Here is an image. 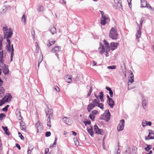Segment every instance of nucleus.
Returning <instances> with one entry per match:
<instances>
[{
	"label": "nucleus",
	"instance_id": "1",
	"mask_svg": "<svg viewBox=\"0 0 154 154\" xmlns=\"http://www.w3.org/2000/svg\"><path fill=\"white\" fill-rule=\"evenodd\" d=\"M103 42L104 45L100 43L98 49V51L99 53L101 54L105 53V56L106 57H107L109 56L108 53L110 50V48L109 46V43L105 39L103 40Z\"/></svg>",
	"mask_w": 154,
	"mask_h": 154
},
{
	"label": "nucleus",
	"instance_id": "2",
	"mask_svg": "<svg viewBox=\"0 0 154 154\" xmlns=\"http://www.w3.org/2000/svg\"><path fill=\"white\" fill-rule=\"evenodd\" d=\"M110 119V113L108 109L106 110L104 113L100 117V119L108 122Z\"/></svg>",
	"mask_w": 154,
	"mask_h": 154
},
{
	"label": "nucleus",
	"instance_id": "3",
	"mask_svg": "<svg viewBox=\"0 0 154 154\" xmlns=\"http://www.w3.org/2000/svg\"><path fill=\"white\" fill-rule=\"evenodd\" d=\"M109 37L113 39H116L118 37V34L115 28H112L110 31L109 35Z\"/></svg>",
	"mask_w": 154,
	"mask_h": 154
},
{
	"label": "nucleus",
	"instance_id": "4",
	"mask_svg": "<svg viewBox=\"0 0 154 154\" xmlns=\"http://www.w3.org/2000/svg\"><path fill=\"white\" fill-rule=\"evenodd\" d=\"M13 30L12 29L9 28L8 31L4 32V38H11L13 35Z\"/></svg>",
	"mask_w": 154,
	"mask_h": 154
},
{
	"label": "nucleus",
	"instance_id": "5",
	"mask_svg": "<svg viewBox=\"0 0 154 154\" xmlns=\"http://www.w3.org/2000/svg\"><path fill=\"white\" fill-rule=\"evenodd\" d=\"M148 135L145 137V140H149L150 139H154V131L150 130H149Z\"/></svg>",
	"mask_w": 154,
	"mask_h": 154
},
{
	"label": "nucleus",
	"instance_id": "6",
	"mask_svg": "<svg viewBox=\"0 0 154 154\" xmlns=\"http://www.w3.org/2000/svg\"><path fill=\"white\" fill-rule=\"evenodd\" d=\"M143 22V19L142 18L140 21V25L139 26V29L137 30V32L136 34V36L137 38H139L140 37V35L141 34V31L140 29L142 28V26Z\"/></svg>",
	"mask_w": 154,
	"mask_h": 154
},
{
	"label": "nucleus",
	"instance_id": "7",
	"mask_svg": "<svg viewBox=\"0 0 154 154\" xmlns=\"http://www.w3.org/2000/svg\"><path fill=\"white\" fill-rule=\"evenodd\" d=\"M125 124V121L124 119H122L120 121V123L117 126V130L118 131H120L123 130Z\"/></svg>",
	"mask_w": 154,
	"mask_h": 154
},
{
	"label": "nucleus",
	"instance_id": "8",
	"mask_svg": "<svg viewBox=\"0 0 154 154\" xmlns=\"http://www.w3.org/2000/svg\"><path fill=\"white\" fill-rule=\"evenodd\" d=\"M12 98L11 94L10 93H7L5 95L2 99L4 100L5 103L10 102Z\"/></svg>",
	"mask_w": 154,
	"mask_h": 154
},
{
	"label": "nucleus",
	"instance_id": "9",
	"mask_svg": "<svg viewBox=\"0 0 154 154\" xmlns=\"http://www.w3.org/2000/svg\"><path fill=\"white\" fill-rule=\"evenodd\" d=\"M60 48H61L60 46H56L51 50V52L52 53H55V55L58 58L59 57L57 53L60 52Z\"/></svg>",
	"mask_w": 154,
	"mask_h": 154
},
{
	"label": "nucleus",
	"instance_id": "10",
	"mask_svg": "<svg viewBox=\"0 0 154 154\" xmlns=\"http://www.w3.org/2000/svg\"><path fill=\"white\" fill-rule=\"evenodd\" d=\"M109 20L108 15L103 16L102 17L100 20V24L103 26H104L108 21Z\"/></svg>",
	"mask_w": 154,
	"mask_h": 154
},
{
	"label": "nucleus",
	"instance_id": "11",
	"mask_svg": "<svg viewBox=\"0 0 154 154\" xmlns=\"http://www.w3.org/2000/svg\"><path fill=\"white\" fill-rule=\"evenodd\" d=\"M45 113L46 114V116L48 117V119H50L51 117L52 116L53 110L50 108L47 109L45 110Z\"/></svg>",
	"mask_w": 154,
	"mask_h": 154
},
{
	"label": "nucleus",
	"instance_id": "12",
	"mask_svg": "<svg viewBox=\"0 0 154 154\" xmlns=\"http://www.w3.org/2000/svg\"><path fill=\"white\" fill-rule=\"evenodd\" d=\"M94 131L96 133L101 135L103 134V132L102 129H99L96 125H94Z\"/></svg>",
	"mask_w": 154,
	"mask_h": 154
},
{
	"label": "nucleus",
	"instance_id": "13",
	"mask_svg": "<svg viewBox=\"0 0 154 154\" xmlns=\"http://www.w3.org/2000/svg\"><path fill=\"white\" fill-rule=\"evenodd\" d=\"M111 49L112 50H114L116 49L117 47L118 46V44L117 43L112 42L110 44Z\"/></svg>",
	"mask_w": 154,
	"mask_h": 154
},
{
	"label": "nucleus",
	"instance_id": "14",
	"mask_svg": "<svg viewBox=\"0 0 154 154\" xmlns=\"http://www.w3.org/2000/svg\"><path fill=\"white\" fill-rule=\"evenodd\" d=\"M15 113L17 119L19 120H21L22 119V117L21 116L20 111V109H17Z\"/></svg>",
	"mask_w": 154,
	"mask_h": 154
},
{
	"label": "nucleus",
	"instance_id": "15",
	"mask_svg": "<svg viewBox=\"0 0 154 154\" xmlns=\"http://www.w3.org/2000/svg\"><path fill=\"white\" fill-rule=\"evenodd\" d=\"M87 131L92 136L94 134V132L92 129V127L90 126V127L87 128Z\"/></svg>",
	"mask_w": 154,
	"mask_h": 154
},
{
	"label": "nucleus",
	"instance_id": "16",
	"mask_svg": "<svg viewBox=\"0 0 154 154\" xmlns=\"http://www.w3.org/2000/svg\"><path fill=\"white\" fill-rule=\"evenodd\" d=\"M148 3L145 0H142L140 7L141 8H146L147 7Z\"/></svg>",
	"mask_w": 154,
	"mask_h": 154
},
{
	"label": "nucleus",
	"instance_id": "17",
	"mask_svg": "<svg viewBox=\"0 0 154 154\" xmlns=\"http://www.w3.org/2000/svg\"><path fill=\"white\" fill-rule=\"evenodd\" d=\"M95 106H94L92 103H91L89 104L87 107V109L88 112L91 111V110L94 108Z\"/></svg>",
	"mask_w": 154,
	"mask_h": 154
},
{
	"label": "nucleus",
	"instance_id": "18",
	"mask_svg": "<svg viewBox=\"0 0 154 154\" xmlns=\"http://www.w3.org/2000/svg\"><path fill=\"white\" fill-rule=\"evenodd\" d=\"M5 93V90L4 88L0 86V98L2 97Z\"/></svg>",
	"mask_w": 154,
	"mask_h": 154
},
{
	"label": "nucleus",
	"instance_id": "19",
	"mask_svg": "<svg viewBox=\"0 0 154 154\" xmlns=\"http://www.w3.org/2000/svg\"><path fill=\"white\" fill-rule=\"evenodd\" d=\"M107 103L111 108L113 107L114 105V102L112 99H111L108 101H107Z\"/></svg>",
	"mask_w": 154,
	"mask_h": 154
},
{
	"label": "nucleus",
	"instance_id": "20",
	"mask_svg": "<svg viewBox=\"0 0 154 154\" xmlns=\"http://www.w3.org/2000/svg\"><path fill=\"white\" fill-rule=\"evenodd\" d=\"M100 95L99 96H97L96 94H94V96L95 97H96L97 98H98L99 97H100V99L101 100V101L102 102L103 101V92H100Z\"/></svg>",
	"mask_w": 154,
	"mask_h": 154
},
{
	"label": "nucleus",
	"instance_id": "21",
	"mask_svg": "<svg viewBox=\"0 0 154 154\" xmlns=\"http://www.w3.org/2000/svg\"><path fill=\"white\" fill-rule=\"evenodd\" d=\"M20 127L21 129L23 131H25L26 129V127L25 125V123L21 121L20 122Z\"/></svg>",
	"mask_w": 154,
	"mask_h": 154
},
{
	"label": "nucleus",
	"instance_id": "22",
	"mask_svg": "<svg viewBox=\"0 0 154 154\" xmlns=\"http://www.w3.org/2000/svg\"><path fill=\"white\" fill-rule=\"evenodd\" d=\"M65 79L68 83H70L72 81V77L71 75H67L65 77Z\"/></svg>",
	"mask_w": 154,
	"mask_h": 154
},
{
	"label": "nucleus",
	"instance_id": "23",
	"mask_svg": "<svg viewBox=\"0 0 154 154\" xmlns=\"http://www.w3.org/2000/svg\"><path fill=\"white\" fill-rule=\"evenodd\" d=\"M3 72L5 75H7L9 73V70L8 68L5 65L4 66V68H3Z\"/></svg>",
	"mask_w": 154,
	"mask_h": 154
},
{
	"label": "nucleus",
	"instance_id": "24",
	"mask_svg": "<svg viewBox=\"0 0 154 154\" xmlns=\"http://www.w3.org/2000/svg\"><path fill=\"white\" fill-rule=\"evenodd\" d=\"M48 43L47 44L48 46H50L53 45L55 42V40L53 39H51L49 40Z\"/></svg>",
	"mask_w": 154,
	"mask_h": 154
},
{
	"label": "nucleus",
	"instance_id": "25",
	"mask_svg": "<svg viewBox=\"0 0 154 154\" xmlns=\"http://www.w3.org/2000/svg\"><path fill=\"white\" fill-rule=\"evenodd\" d=\"M114 2L115 4L119 7H120L121 8L122 7L121 0H114Z\"/></svg>",
	"mask_w": 154,
	"mask_h": 154
},
{
	"label": "nucleus",
	"instance_id": "26",
	"mask_svg": "<svg viewBox=\"0 0 154 154\" xmlns=\"http://www.w3.org/2000/svg\"><path fill=\"white\" fill-rule=\"evenodd\" d=\"M63 119V122L66 124L68 125H70L69 123L72 121V120L70 119H67L66 118H64Z\"/></svg>",
	"mask_w": 154,
	"mask_h": 154
},
{
	"label": "nucleus",
	"instance_id": "27",
	"mask_svg": "<svg viewBox=\"0 0 154 154\" xmlns=\"http://www.w3.org/2000/svg\"><path fill=\"white\" fill-rule=\"evenodd\" d=\"M35 127L37 129V132H38L39 130H40L41 128L40 123L39 122H38L35 125Z\"/></svg>",
	"mask_w": 154,
	"mask_h": 154
},
{
	"label": "nucleus",
	"instance_id": "28",
	"mask_svg": "<svg viewBox=\"0 0 154 154\" xmlns=\"http://www.w3.org/2000/svg\"><path fill=\"white\" fill-rule=\"evenodd\" d=\"M92 103L94 104V106H97L99 103V100L98 99H95L93 100Z\"/></svg>",
	"mask_w": 154,
	"mask_h": 154
},
{
	"label": "nucleus",
	"instance_id": "29",
	"mask_svg": "<svg viewBox=\"0 0 154 154\" xmlns=\"http://www.w3.org/2000/svg\"><path fill=\"white\" fill-rule=\"evenodd\" d=\"M38 11L40 12H43L44 11V8L42 5H40L38 8Z\"/></svg>",
	"mask_w": 154,
	"mask_h": 154
},
{
	"label": "nucleus",
	"instance_id": "30",
	"mask_svg": "<svg viewBox=\"0 0 154 154\" xmlns=\"http://www.w3.org/2000/svg\"><path fill=\"white\" fill-rule=\"evenodd\" d=\"M5 65L4 63L3 58H0V66L2 67L3 68H4V66H5Z\"/></svg>",
	"mask_w": 154,
	"mask_h": 154
},
{
	"label": "nucleus",
	"instance_id": "31",
	"mask_svg": "<svg viewBox=\"0 0 154 154\" xmlns=\"http://www.w3.org/2000/svg\"><path fill=\"white\" fill-rule=\"evenodd\" d=\"M2 128L3 130L5 132V133L8 135H9V133L8 131V128L7 127H4L3 126H2Z\"/></svg>",
	"mask_w": 154,
	"mask_h": 154
},
{
	"label": "nucleus",
	"instance_id": "32",
	"mask_svg": "<svg viewBox=\"0 0 154 154\" xmlns=\"http://www.w3.org/2000/svg\"><path fill=\"white\" fill-rule=\"evenodd\" d=\"M131 77L130 79H129L128 81H129L131 83H132L134 81V75L132 72H131Z\"/></svg>",
	"mask_w": 154,
	"mask_h": 154
},
{
	"label": "nucleus",
	"instance_id": "33",
	"mask_svg": "<svg viewBox=\"0 0 154 154\" xmlns=\"http://www.w3.org/2000/svg\"><path fill=\"white\" fill-rule=\"evenodd\" d=\"M21 21L23 22H24V24H26V18L25 17V15L24 14H23L22 16Z\"/></svg>",
	"mask_w": 154,
	"mask_h": 154
},
{
	"label": "nucleus",
	"instance_id": "34",
	"mask_svg": "<svg viewBox=\"0 0 154 154\" xmlns=\"http://www.w3.org/2000/svg\"><path fill=\"white\" fill-rule=\"evenodd\" d=\"M50 31L52 34H54L56 32V29L54 27H52L50 29Z\"/></svg>",
	"mask_w": 154,
	"mask_h": 154
},
{
	"label": "nucleus",
	"instance_id": "35",
	"mask_svg": "<svg viewBox=\"0 0 154 154\" xmlns=\"http://www.w3.org/2000/svg\"><path fill=\"white\" fill-rule=\"evenodd\" d=\"M152 148V146L151 145H147L146 147L144 148V149L146 151H148L150 149H151Z\"/></svg>",
	"mask_w": 154,
	"mask_h": 154
},
{
	"label": "nucleus",
	"instance_id": "36",
	"mask_svg": "<svg viewBox=\"0 0 154 154\" xmlns=\"http://www.w3.org/2000/svg\"><path fill=\"white\" fill-rule=\"evenodd\" d=\"M3 41V38L1 36L0 38V51H1L2 48V42Z\"/></svg>",
	"mask_w": 154,
	"mask_h": 154
},
{
	"label": "nucleus",
	"instance_id": "37",
	"mask_svg": "<svg viewBox=\"0 0 154 154\" xmlns=\"http://www.w3.org/2000/svg\"><path fill=\"white\" fill-rule=\"evenodd\" d=\"M89 117L93 121L95 120V116L93 115V114H90Z\"/></svg>",
	"mask_w": 154,
	"mask_h": 154
},
{
	"label": "nucleus",
	"instance_id": "38",
	"mask_svg": "<svg viewBox=\"0 0 154 154\" xmlns=\"http://www.w3.org/2000/svg\"><path fill=\"white\" fill-rule=\"evenodd\" d=\"M147 121H146L145 120H143L142 122V125L143 127H144L146 126H147Z\"/></svg>",
	"mask_w": 154,
	"mask_h": 154
},
{
	"label": "nucleus",
	"instance_id": "39",
	"mask_svg": "<svg viewBox=\"0 0 154 154\" xmlns=\"http://www.w3.org/2000/svg\"><path fill=\"white\" fill-rule=\"evenodd\" d=\"M9 106V105H7L5 107L2 109V110L4 112H7L8 111V108Z\"/></svg>",
	"mask_w": 154,
	"mask_h": 154
},
{
	"label": "nucleus",
	"instance_id": "40",
	"mask_svg": "<svg viewBox=\"0 0 154 154\" xmlns=\"http://www.w3.org/2000/svg\"><path fill=\"white\" fill-rule=\"evenodd\" d=\"M116 66L115 65L109 66L107 67V68L109 69H116Z\"/></svg>",
	"mask_w": 154,
	"mask_h": 154
},
{
	"label": "nucleus",
	"instance_id": "41",
	"mask_svg": "<svg viewBox=\"0 0 154 154\" xmlns=\"http://www.w3.org/2000/svg\"><path fill=\"white\" fill-rule=\"evenodd\" d=\"M84 123L85 124V125L86 126L87 125H90L91 122L90 120H87L84 121Z\"/></svg>",
	"mask_w": 154,
	"mask_h": 154
},
{
	"label": "nucleus",
	"instance_id": "42",
	"mask_svg": "<svg viewBox=\"0 0 154 154\" xmlns=\"http://www.w3.org/2000/svg\"><path fill=\"white\" fill-rule=\"evenodd\" d=\"M47 125L49 127H51V120L50 119H47Z\"/></svg>",
	"mask_w": 154,
	"mask_h": 154
},
{
	"label": "nucleus",
	"instance_id": "43",
	"mask_svg": "<svg viewBox=\"0 0 154 154\" xmlns=\"http://www.w3.org/2000/svg\"><path fill=\"white\" fill-rule=\"evenodd\" d=\"M103 105H104L103 104L99 103L97 106L101 109H103Z\"/></svg>",
	"mask_w": 154,
	"mask_h": 154
},
{
	"label": "nucleus",
	"instance_id": "44",
	"mask_svg": "<svg viewBox=\"0 0 154 154\" xmlns=\"http://www.w3.org/2000/svg\"><path fill=\"white\" fill-rule=\"evenodd\" d=\"M5 116V115L4 113H2L0 114V119L2 120L3 118Z\"/></svg>",
	"mask_w": 154,
	"mask_h": 154
},
{
	"label": "nucleus",
	"instance_id": "45",
	"mask_svg": "<svg viewBox=\"0 0 154 154\" xmlns=\"http://www.w3.org/2000/svg\"><path fill=\"white\" fill-rule=\"evenodd\" d=\"M18 134L19 135V137H20L21 140H23L24 139V137L21 134L20 132H18Z\"/></svg>",
	"mask_w": 154,
	"mask_h": 154
},
{
	"label": "nucleus",
	"instance_id": "46",
	"mask_svg": "<svg viewBox=\"0 0 154 154\" xmlns=\"http://www.w3.org/2000/svg\"><path fill=\"white\" fill-rule=\"evenodd\" d=\"M91 113L95 116L98 113V111L97 110H94L92 112V113Z\"/></svg>",
	"mask_w": 154,
	"mask_h": 154
},
{
	"label": "nucleus",
	"instance_id": "47",
	"mask_svg": "<svg viewBox=\"0 0 154 154\" xmlns=\"http://www.w3.org/2000/svg\"><path fill=\"white\" fill-rule=\"evenodd\" d=\"M51 135V133L50 131H47L45 134V136L46 137H49Z\"/></svg>",
	"mask_w": 154,
	"mask_h": 154
},
{
	"label": "nucleus",
	"instance_id": "48",
	"mask_svg": "<svg viewBox=\"0 0 154 154\" xmlns=\"http://www.w3.org/2000/svg\"><path fill=\"white\" fill-rule=\"evenodd\" d=\"M147 8H149L152 11H154V8H152L149 5V4L148 3V5H147V7H146Z\"/></svg>",
	"mask_w": 154,
	"mask_h": 154
},
{
	"label": "nucleus",
	"instance_id": "49",
	"mask_svg": "<svg viewBox=\"0 0 154 154\" xmlns=\"http://www.w3.org/2000/svg\"><path fill=\"white\" fill-rule=\"evenodd\" d=\"M3 30L4 32H7V31L8 30V27L7 26L4 27L3 28Z\"/></svg>",
	"mask_w": 154,
	"mask_h": 154
},
{
	"label": "nucleus",
	"instance_id": "50",
	"mask_svg": "<svg viewBox=\"0 0 154 154\" xmlns=\"http://www.w3.org/2000/svg\"><path fill=\"white\" fill-rule=\"evenodd\" d=\"M5 102H4L3 100L2 99L0 100V106H2L3 104H4L5 103Z\"/></svg>",
	"mask_w": 154,
	"mask_h": 154
},
{
	"label": "nucleus",
	"instance_id": "51",
	"mask_svg": "<svg viewBox=\"0 0 154 154\" xmlns=\"http://www.w3.org/2000/svg\"><path fill=\"white\" fill-rule=\"evenodd\" d=\"M54 89L58 92L60 91V89L57 86H54Z\"/></svg>",
	"mask_w": 154,
	"mask_h": 154
},
{
	"label": "nucleus",
	"instance_id": "52",
	"mask_svg": "<svg viewBox=\"0 0 154 154\" xmlns=\"http://www.w3.org/2000/svg\"><path fill=\"white\" fill-rule=\"evenodd\" d=\"M142 104L143 106L144 107V106H146V103L145 100H144L142 102Z\"/></svg>",
	"mask_w": 154,
	"mask_h": 154
},
{
	"label": "nucleus",
	"instance_id": "53",
	"mask_svg": "<svg viewBox=\"0 0 154 154\" xmlns=\"http://www.w3.org/2000/svg\"><path fill=\"white\" fill-rule=\"evenodd\" d=\"M3 57V51L2 50L0 51V58Z\"/></svg>",
	"mask_w": 154,
	"mask_h": 154
},
{
	"label": "nucleus",
	"instance_id": "54",
	"mask_svg": "<svg viewBox=\"0 0 154 154\" xmlns=\"http://www.w3.org/2000/svg\"><path fill=\"white\" fill-rule=\"evenodd\" d=\"M7 39V41L8 43V45H9V46L10 47V45H11V42L10 40L9 39L10 38H5Z\"/></svg>",
	"mask_w": 154,
	"mask_h": 154
},
{
	"label": "nucleus",
	"instance_id": "55",
	"mask_svg": "<svg viewBox=\"0 0 154 154\" xmlns=\"http://www.w3.org/2000/svg\"><path fill=\"white\" fill-rule=\"evenodd\" d=\"M60 2L61 3V4H62L64 5H65V4H66V2L64 0H60Z\"/></svg>",
	"mask_w": 154,
	"mask_h": 154
},
{
	"label": "nucleus",
	"instance_id": "56",
	"mask_svg": "<svg viewBox=\"0 0 154 154\" xmlns=\"http://www.w3.org/2000/svg\"><path fill=\"white\" fill-rule=\"evenodd\" d=\"M92 92V87H91L90 88V91H89L88 94V97H89L91 94Z\"/></svg>",
	"mask_w": 154,
	"mask_h": 154
},
{
	"label": "nucleus",
	"instance_id": "57",
	"mask_svg": "<svg viewBox=\"0 0 154 154\" xmlns=\"http://www.w3.org/2000/svg\"><path fill=\"white\" fill-rule=\"evenodd\" d=\"M109 94L111 97H112L113 96V92L112 90L109 91Z\"/></svg>",
	"mask_w": 154,
	"mask_h": 154
},
{
	"label": "nucleus",
	"instance_id": "58",
	"mask_svg": "<svg viewBox=\"0 0 154 154\" xmlns=\"http://www.w3.org/2000/svg\"><path fill=\"white\" fill-rule=\"evenodd\" d=\"M56 142H55V141H54V142L53 144L52 145H51L50 146V148H52L54 146H55L56 145Z\"/></svg>",
	"mask_w": 154,
	"mask_h": 154
},
{
	"label": "nucleus",
	"instance_id": "59",
	"mask_svg": "<svg viewBox=\"0 0 154 154\" xmlns=\"http://www.w3.org/2000/svg\"><path fill=\"white\" fill-rule=\"evenodd\" d=\"M32 149L33 148H32L31 149H28L27 151V154H31Z\"/></svg>",
	"mask_w": 154,
	"mask_h": 154
},
{
	"label": "nucleus",
	"instance_id": "60",
	"mask_svg": "<svg viewBox=\"0 0 154 154\" xmlns=\"http://www.w3.org/2000/svg\"><path fill=\"white\" fill-rule=\"evenodd\" d=\"M16 146L19 149H20L21 147L19 144L16 143Z\"/></svg>",
	"mask_w": 154,
	"mask_h": 154
},
{
	"label": "nucleus",
	"instance_id": "61",
	"mask_svg": "<svg viewBox=\"0 0 154 154\" xmlns=\"http://www.w3.org/2000/svg\"><path fill=\"white\" fill-rule=\"evenodd\" d=\"M11 45H10V47L9 46V45H8L7 46V50L9 51L10 52L11 51Z\"/></svg>",
	"mask_w": 154,
	"mask_h": 154
},
{
	"label": "nucleus",
	"instance_id": "62",
	"mask_svg": "<svg viewBox=\"0 0 154 154\" xmlns=\"http://www.w3.org/2000/svg\"><path fill=\"white\" fill-rule=\"evenodd\" d=\"M75 144L76 146H78L79 145V143L77 139H76V141H75Z\"/></svg>",
	"mask_w": 154,
	"mask_h": 154
},
{
	"label": "nucleus",
	"instance_id": "63",
	"mask_svg": "<svg viewBox=\"0 0 154 154\" xmlns=\"http://www.w3.org/2000/svg\"><path fill=\"white\" fill-rule=\"evenodd\" d=\"M42 58H39L38 60V63H39V64H40V63L42 62Z\"/></svg>",
	"mask_w": 154,
	"mask_h": 154
},
{
	"label": "nucleus",
	"instance_id": "64",
	"mask_svg": "<svg viewBox=\"0 0 154 154\" xmlns=\"http://www.w3.org/2000/svg\"><path fill=\"white\" fill-rule=\"evenodd\" d=\"M14 50H11V57H13V55H14Z\"/></svg>",
	"mask_w": 154,
	"mask_h": 154
}]
</instances>
